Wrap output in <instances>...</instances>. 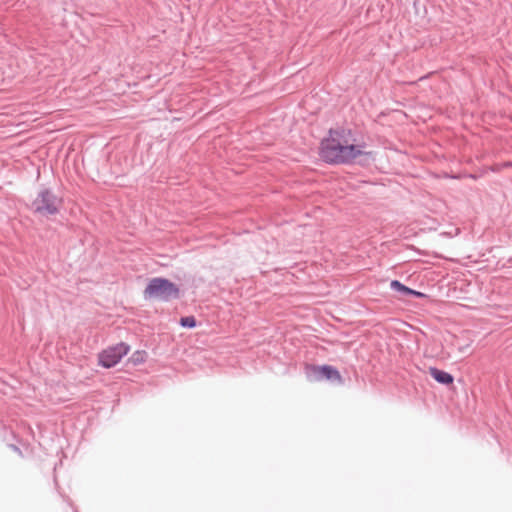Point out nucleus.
<instances>
[{"label":"nucleus","instance_id":"f257e3e1","mask_svg":"<svg viewBox=\"0 0 512 512\" xmlns=\"http://www.w3.org/2000/svg\"><path fill=\"white\" fill-rule=\"evenodd\" d=\"M180 296L179 285L165 277H154L150 279L143 292L145 300H157L161 302L177 300Z\"/></svg>","mask_w":512,"mask_h":512},{"label":"nucleus","instance_id":"f03ea898","mask_svg":"<svg viewBox=\"0 0 512 512\" xmlns=\"http://www.w3.org/2000/svg\"><path fill=\"white\" fill-rule=\"evenodd\" d=\"M63 206V198L56 195L52 188L42 186L31 203L34 214L49 217L57 215Z\"/></svg>","mask_w":512,"mask_h":512},{"label":"nucleus","instance_id":"7ed1b4c3","mask_svg":"<svg viewBox=\"0 0 512 512\" xmlns=\"http://www.w3.org/2000/svg\"><path fill=\"white\" fill-rule=\"evenodd\" d=\"M345 132V129H330L329 136L321 141L319 156L321 160L326 164H343L345 145L341 144L340 140L338 138H335L333 135L342 138Z\"/></svg>","mask_w":512,"mask_h":512},{"label":"nucleus","instance_id":"20e7f679","mask_svg":"<svg viewBox=\"0 0 512 512\" xmlns=\"http://www.w3.org/2000/svg\"><path fill=\"white\" fill-rule=\"evenodd\" d=\"M303 373L307 381L311 383L326 381L331 384H344V379L340 371L333 365L306 363L303 368Z\"/></svg>","mask_w":512,"mask_h":512},{"label":"nucleus","instance_id":"39448f33","mask_svg":"<svg viewBox=\"0 0 512 512\" xmlns=\"http://www.w3.org/2000/svg\"><path fill=\"white\" fill-rule=\"evenodd\" d=\"M130 351V346L125 342L117 343L102 350L98 354V364L106 369L116 366Z\"/></svg>","mask_w":512,"mask_h":512},{"label":"nucleus","instance_id":"423d86ee","mask_svg":"<svg viewBox=\"0 0 512 512\" xmlns=\"http://www.w3.org/2000/svg\"><path fill=\"white\" fill-rule=\"evenodd\" d=\"M390 288H391V290H393L394 292H397L398 294H400L402 297H405V298L413 297V298L421 299V298L426 297L425 293L415 290V289H412V288L406 286L405 284H403L401 281L396 280V279L392 280L390 282Z\"/></svg>","mask_w":512,"mask_h":512},{"label":"nucleus","instance_id":"0eeeda50","mask_svg":"<svg viewBox=\"0 0 512 512\" xmlns=\"http://www.w3.org/2000/svg\"><path fill=\"white\" fill-rule=\"evenodd\" d=\"M428 373L433 378V380L440 385L450 387L454 384V376L445 370L439 369L435 366H429Z\"/></svg>","mask_w":512,"mask_h":512},{"label":"nucleus","instance_id":"6e6552de","mask_svg":"<svg viewBox=\"0 0 512 512\" xmlns=\"http://www.w3.org/2000/svg\"><path fill=\"white\" fill-rule=\"evenodd\" d=\"M363 147H365V143L358 144V145H355V144L345 145L343 164L353 163L354 160L357 159L359 155H366L369 157L370 152H366V151L362 150Z\"/></svg>","mask_w":512,"mask_h":512},{"label":"nucleus","instance_id":"1a4fd4ad","mask_svg":"<svg viewBox=\"0 0 512 512\" xmlns=\"http://www.w3.org/2000/svg\"><path fill=\"white\" fill-rule=\"evenodd\" d=\"M147 359V352L145 350H136L131 354L128 358V362L133 366H138L143 364Z\"/></svg>","mask_w":512,"mask_h":512},{"label":"nucleus","instance_id":"9d476101","mask_svg":"<svg viewBox=\"0 0 512 512\" xmlns=\"http://www.w3.org/2000/svg\"><path fill=\"white\" fill-rule=\"evenodd\" d=\"M197 319L193 315L183 316L179 320V325L185 329H193L197 327Z\"/></svg>","mask_w":512,"mask_h":512},{"label":"nucleus","instance_id":"9b49d317","mask_svg":"<svg viewBox=\"0 0 512 512\" xmlns=\"http://www.w3.org/2000/svg\"><path fill=\"white\" fill-rule=\"evenodd\" d=\"M370 155L369 157L366 155H359L357 163L362 166L369 165L372 161H374V153L372 151H369Z\"/></svg>","mask_w":512,"mask_h":512},{"label":"nucleus","instance_id":"f8f14e48","mask_svg":"<svg viewBox=\"0 0 512 512\" xmlns=\"http://www.w3.org/2000/svg\"><path fill=\"white\" fill-rule=\"evenodd\" d=\"M506 166H502V163H496L490 166H486L485 170L486 172H493V173H499L501 172Z\"/></svg>","mask_w":512,"mask_h":512},{"label":"nucleus","instance_id":"ddd939ff","mask_svg":"<svg viewBox=\"0 0 512 512\" xmlns=\"http://www.w3.org/2000/svg\"><path fill=\"white\" fill-rule=\"evenodd\" d=\"M486 173L487 172L485 170V167H483L482 169H480L479 172H477V173H467V174L464 175V177L472 179V180H478L479 178L483 177Z\"/></svg>","mask_w":512,"mask_h":512},{"label":"nucleus","instance_id":"4468645a","mask_svg":"<svg viewBox=\"0 0 512 512\" xmlns=\"http://www.w3.org/2000/svg\"><path fill=\"white\" fill-rule=\"evenodd\" d=\"M9 447L16 453H18L20 456H22V451L21 449L15 445V444H10Z\"/></svg>","mask_w":512,"mask_h":512},{"label":"nucleus","instance_id":"2eb2a0df","mask_svg":"<svg viewBox=\"0 0 512 512\" xmlns=\"http://www.w3.org/2000/svg\"><path fill=\"white\" fill-rule=\"evenodd\" d=\"M502 166H506V168H512V161L502 162Z\"/></svg>","mask_w":512,"mask_h":512},{"label":"nucleus","instance_id":"dca6fc26","mask_svg":"<svg viewBox=\"0 0 512 512\" xmlns=\"http://www.w3.org/2000/svg\"><path fill=\"white\" fill-rule=\"evenodd\" d=\"M449 178H452V179H459L460 177L459 176H454V175H451V176H448Z\"/></svg>","mask_w":512,"mask_h":512}]
</instances>
